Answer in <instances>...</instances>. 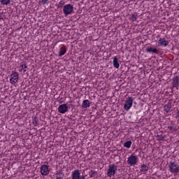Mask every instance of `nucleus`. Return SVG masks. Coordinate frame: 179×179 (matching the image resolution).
Listing matches in <instances>:
<instances>
[{"label":"nucleus","mask_w":179,"mask_h":179,"mask_svg":"<svg viewBox=\"0 0 179 179\" xmlns=\"http://www.w3.org/2000/svg\"><path fill=\"white\" fill-rule=\"evenodd\" d=\"M169 169L172 174H178L179 173V164L176 162H170L169 164Z\"/></svg>","instance_id":"nucleus-1"},{"label":"nucleus","mask_w":179,"mask_h":179,"mask_svg":"<svg viewBox=\"0 0 179 179\" xmlns=\"http://www.w3.org/2000/svg\"><path fill=\"white\" fill-rule=\"evenodd\" d=\"M117 166L115 164H110L109 165L108 169V173L107 176L108 177H111L112 176H115V173H117Z\"/></svg>","instance_id":"nucleus-2"},{"label":"nucleus","mask_w":179,"mask_h":179,"mask_svg":"<svg viewBox=\"0 0 179 179\" xmlns=\"http://www.w3.org/2000/svg\"><path fill=\"white\" fill-rule=\"evenodd\" d=\"M63 12L65 16L72 15V13L73 12V6L71 4H66L63 8Z\"/></svg>","instance_id":"nucleus-3"},{"label":"nucleus","mask_w":179,"mask_h":179,"mask_svg":"<svg viewBox=\"0 0 179 179\" xmlns=\"http://www.w3.org/2000/svg\"><path fill=\"white\" fill-rule=\"evenodd\" d=\"M132 104H134V99H132V97H128L124 104V110L126 111H129V110H131V107H132Z\"/></svg>","instance_id":"nucleus-4"},{"label":"nucleus","mask_w":179,"mask_h":179,"mask_svg":"<svg viewBox=\"0 0 179 179\" xmlns=\"http://www.w3.org/2000/svg\"><path fill=\"white\" fill-rule=\"evenodd\" d=\"M19 81V73L16 71H13L10 76V83L15 85Z\"/></svg>","instance_id":"nucleus-5"},{"label":"nucleus","mask_w":179,"mask_h":179,"mask_svg":"<svg viewBox=\"0 0 179 179\" xmlns=\"http://www.w3.org/2000/svg\"><path fill=\"white\" fill-rule=\"evenodd\" d=\"M138 161V157L134 155H131L127 158V163L129 166H136Z\"/></svg>","instance_id":"nucleus-6"},{"label":"nucleus","mask_w":179,"mask_h":179,"mask_svg":"<svg viewBox=\"0 0 179 179\" xmlns=\"http://www.w3.org/2000/svg\"><path fill=\"white\" fill-rule=\"evenodd\" d=\"M72 179H86V176L80 175V171L79 169L74 170L71 173Z\"/></svg>","instance_id":"nucleus-7"},{"label":"nucleus","mask_w":179,"mask_h":179,"mask_svg":"<svg viewBox=\"0 0 179 179\" xmlns=\"http://www.w3.org/2000/svg\"><path fill=\"white\" fill-rule=\"evenodd\" d=\"M41 174L42 176H48L50 174V169L47 165H42L41 166Z\"/></svg>","instance_id":"nucleus-8"},{"label":"nucleus","mask_w":179,"mask_h":179,"mask_svg":"<svg viewBox=\"0 0 179 179\" xmlns=\"http://www.w3.org/2000/svg\"><path fill=\"white\" fill-rule=\"evenodd\" d=\"M58 112L60 114H65V113H68V105L64 103L59 106Z\"/></svg>","instance_id":"nucleus-9"},{"label":"nucleus","mask_w":179,"mask_h":179,"mask_svg":"<svg viewBox=\"0 0 179 179\" xmlns=\"http://www.w3.org/2000/svg\"><path fill=\"white\" fill-rule=\"evenodd\" d=\"M158 47H167L169 45V41H166V38H160L158 41Z\"/></svg>","instance_id":"nucleus-10"},{"label":"nucleus","mask_w":179,"mask_h":179,"mask_svg":"<svg viewBox=\"0 0 179 179\" xmlns=\"http://www.w3.org/2000/svg\"><path fill=\"white\" fill-rule=\"evenodd\" d=\"M66 52V48H65V45H60L59 51V57H62V55H64V54Z\"/></svg>","instance_id":"nucleus-11"},{"label":"nucleus","mask_w":179,"mask_h":179,"mask_svg":"<svg viewBox=\"0 0 179 179\" xmlns=\"http://www.w3.org/2000/svg\"><path fill=\"white\" fill-rule=\"evenodd\" d=\"M113 64L114 68H116V69H118V68H120V63L118 62V58L117 57H113Z\"/></svg>","instance_id":"nucleus-12"},{"label":"nucleus","mask_w":179,"mask_h":179,"mask_svg":"<svg viewBox=\"0 0 179 179\" xmlns=\"http://www.w3.org/2000/svg\"><path fill=\"white\" fill-rule=\"evenodd\" d=\"M82 107L83 108H89V107H90V101L87 99L84 100L82 103Z\"/></svg>","instance_id":"nucleus-13"},{"label":"nucleus","mask_w":179,"mask_h":179,"mask_svg":"<svg viewBox=\"0 0 179 179\" xmlns=\"http://www.w3.org/2000/svg\"><path fill=\"white\" fill-rule=\"evenodd\" d=\"M137 19H138V14L136 13L131 14L129 17V20H131V22H136Z\"/></svg>","instance_id":"nucleus-14"},{"label":"nucleus","mask_w":179,"mask_h":179,"mask_svg":"<svg viewBox=\"0 0 179 179\" xmlns=\"http://www.w3.org/2000/svg\"><path fill=\"white\" fill-rule=\"evenodd\" d=\"M147 52H154L155 54H157V48H152V47H147L146 48Z\"/></svg>","instance_id":"nucleus-15"},{"label":"nucleus","mask_w":179,"mask_h":179,"mask_svg":"<svg viewBox=\"0 0 179 179\" xmlns=\"http://www.w3.org/2000/svg\"><path fill=\"white\" fill-rule=\"evenodd\" d=\"M19 72H22V71H23V72H26V69H27V66L26 64H21L19 67Z\"/></svg>","instance_id":"nucleus-16"},{"label":"nucleus","mask_w":179,"mask_h":179,"mask_svg":"<svg viewBox=\"0 0 179 179\" xmlns=\"http://www.w3.org/2000/svg\"><path fill=\"white\" fill-rule=\"evenodd\" d=\"M123 146L124 148H127V149H129L131 148V146H132V141H128L127 142H125L124 144H123Z\"/></svg>","instance_id":"nucleus-17"},{"label":"nucleus","mask_w":179,"mask_h":179,"mask_svg":"<svg viewBox=\"0 0 179 179\" xmlns=\"http://www.w3.org/2000/svg\"><path fill=\"white\" fill-rule=\"evenodd\" d=\"M148 166H146L145 164H143L141 166V171L142 173H145V171H148Z\"/></svg>","instance_id":"nucleus-18"},{"label":"nucleus","mask_w":179,"mask_h":179,"mask_svg":"<svg viewBox=\"0 0 179 179\" xmlns=\"http://www.w3.org/2000/svg\"><path fill=\"white\" fill-rule=\"evenodd\" d=\"M1 5H9L10 0H0Z\"/></svg>","instance_id":"nucleus-19"},{"label":"nucleus","mask_w":179,"mask_h":179,"mask_svg":"<svg viewBox=\"0 0 179 179\" xmlns=\"http://www.w3.org/2000/svg\"><path fill=\"white\" fill-rule=\"evenodd\" d=\"M56 178L57 179H62L64 178V173H59L56 174Z\"/></svg>","instance_id":"nucleus-20"},{"label":"nucleus","mask_w":179,"mask_h":179,"mask_svg":"<svg viewBox=\"0 0 179 179\" xmlns=\"http://www.w3.org/2000/svg\"><path fill=\"white\" fill-rule=\"evenodd\" d=\"M157 141H164V136L163 135H157Z\"/></svg>","instance_id":"nucleus-21"},{"label":"nucleus","mask_w":179,"mask_h":179,"mask_svg":"<svg viewBox=\"0 0 179 179\" xmlns=\"http://www.w3.org/2000/svg\"><path fill=\"white\" fill-rule=\"evenodd\" d=\"M96 174H97V172H96L95 171H92L91 173H90V176L94 177V176H96Z\"/></svg>","instance_id":"nucleus-22"},{"label":"nucleus","mask_w":179,"mask_h":179,"mask_svg":"<svg viewBox=\"0 0 179 179\" xmlns=\"http://www.w3.org/2000/svg\"><path fill=\"white\" fill-rule=\"evenodd\" d=\"M164 110L166 112V113H169V111H170V107L167 105H165L164 106Z\"/></svg>","instance_id":"nucleus-23"},{"label":"nucleus","mask_w":179,"mask_h":179,"mask_svg":"<svg viewBox=\"0 0 179 179\" xmlns=\"http://www.w3.org/2000/svg\"><path fill=\"white\" fill-rule=\"evenodd\" d=\"M40 2L43 3V5H45L48 3V0H41Z\"/></svg>","instance_id":"nucleus-24"},{"label":"nucleus","mask_w":179,"mask_h":179,"mask_svg":"<svg viewBox=\"0 0 179 179\" xmlns=\"http://www.w3.org/2000/svg\"><path fill=\"white\" fill-rule=\"evenodd\" d=\"M173 82H174V85H178V78H175L174 80H173Z\"/></svg>","instance_id":"nucleus-25"},{"label":"nucleus","mask_w":179,"mask_h":179,"mask_svg":"<svg viewBox=\"0 0 179 179\" xmlns=\"http://www.w3.org/2000/svg\"><path fill=\"white\" fill-rule=\"evenodd\" d=\"M33 124H34L35 125H37L38 124L37 119H36V117L33 120Z\"/></svg>","instance_id":"nucleus-26"},{"label":"nucleus","mask_w":179,"mask_h":179,"mask_svg":"<svg viewBox=\"0 0 179 179\" xmlns=\"http://www.w3.org/2000/svg\"><path fill=\"white\" fill-rule=\"evenodd\" d=\"M1 19H3L2 14L0 13V20H1Z\"/></svg>","instance_id":"nucleus-27"}]
</instances>
